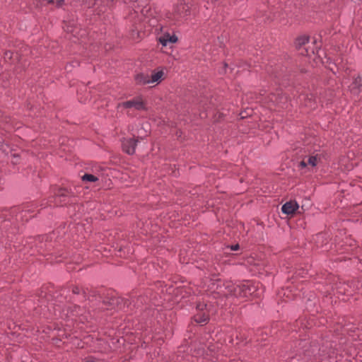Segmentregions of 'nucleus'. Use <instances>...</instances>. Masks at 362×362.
<instances>
[{
    "label": "nucleus",
    "mask_w": 362,
    "mask_h": 362,
    "mask_svg": "<svg viewBox=\"0 0 362 362\" xmlns=\"http://www.w3.org/2000/svg\"><path fill=\"white\" fill-rule=\"evenodd\" d=\"M191 14L189 0H180L172 12L173 19L177 21L186 19Z\"/></svg>",
    "instance_id": "f257e3e1"
},
{
    "label": "nucleus",
    "mask_w": 362,
    "mask_h": 362,
    "mask_svg": "<svg viewBox=\"0 0 362 362\" xmlns=\"http://www.w3.org/2000/svg\"><path fill=\"white\" fill-rule=\"evenodd\" d=\"M196 310L194 320L198 323H206L211 313V305H208L205 302H199L197 304Z\"/></svg>",
    "instance_id": "f03ea898"
},
{
    "label": "nucleus",
    "mask_w": 362,
    "mask_h": 362,
    "mask_svg": "<svg viewBox=\"0 0 362 362\" xmlns=\"http://www.w3.org/2000/svg\"><path fill=\"white\" fill-rule=\"evenodd\" d=\"M225 288L226 290L225 292L226 295H230L236 298H245V292L247 289V287H245V282L237 285L228 283L225 286Z\"/></svg>",
    "instance_id": "7ed1b4c3"
},
{
    "label": "nucleus",
    "mask_w": 362,
    "mask_h": 362,
    "mask_svg": "<svg viewBox=\"0 0 362 362\" xmlns=\"http://www.w3.org/2000/svg\"><path fill=\"white\" fill-rule=\"evenodd\" d=\"M320 356L322 358H320L317 357L315 354L312 356L310 351H308L305 354L303 362H336L334 353H332V355L329 354V356H327V354H325L323 350L322 351V354H320ZM297 361L298 359L296 358H293L291 362H296Z\"/></svg>",
    "instance_id": "20e7f679"
},
{
    "label": "nucleus",
    "mask_w": 362,
    "mask_h": 362,
    "mask_svg": "<svg viewBox=\"0 0 362 362\" xmlns=\"http://www.w3.org/2000/svg\"><path fill=\"white\" fill-rule=\"evenodd\" d=\"M309 42V37L307 36H300L296 40V47L298 50L299 54L303 56H310L311 54H315L313 48L310 49L308 45Z\"/></svg>",
    "instance_id": "39448f33"
},
{
    "label": "nucleus",
    "mask_w": 362,
    "mask_h": 362,
    "mask_svg": "<svg viewBox=\"0 0 362 362\" xmlns=\"http://www.w3.org/2000/svg\"><path fill=\"white\" fill-rule=\"evenodd\" d=\"M322 160V155L320 153H313L305 156L300 161L299 166L301 168L315 167Z\"/></svg>",
    "instance_id": "423d86ee"
},
{
    "label": "nucleus",
    "mask_w": 362,
    "mask_h": 362,
    "mask_svg": "<svg viewBox=\"0 0 362 362\" xmlns=\"http://www.w3.org/2000/svg\"><path fill=\"white\" fill-rule=\"evenodd\" d=\"M117 107L125 109L134 108L137 110H144L146 108L145 104L141 98H136L133 100L119 103Z\"/></svg>",
    "instance_id": "0eeeda50"
},
{
    "label": "nucleus",
    "mask_w": 362,
    "mask_h": 362,
    "mask_svg": "<svg viewBox=\"0 0 362 362\" xmlns=\"http://www.w3.org/2000/svg\"><path fill=\"white\" fill-rule=\"evenodd\" d=\"M245 287H247L245 298L252 296L253 298H259L262 293V290L258 288V284H256L253 282L246 281Z\"/></svg>",
    "instance_id": "6e6552de"
},
{
    "label": "nucleus",
    "mask_w": 362,
    "mask_h": 362,
    "mask_svg": "<svg viewBox=\"0 0 362 362\" xmlns=\"http://www.w3.org/2000/svg\"><path fill=\"white\" fill-rule=\"evenodd\" d=\"M298 209L299 205L296 202L290 201L282 206L281 211L285 214L293 215Z\"/></svg>",
    "instance_id": "1a4fd4ad"
},
{
    "label": "nucleus",
    "mask_w": 362,
    "mask_h": 362,
    "mask_svg": "<svg viewBox=\"0 0 362 362\" xmlns=\"http://www.w3.org/2000/svg\"><path fill=\"white\" fill-rule=\"evenodd\" d=\"M136 145V141L134 139H125L122 141V148L129 155L135 152Z\"/></svg>",
    "instance_id": "9d476101"
},
{
    "label": "nucleus",
    "mask_w": 362,
    "mask_h": 362,
    "mask_svg": "<svg viewBox=\"0 0 362 362\" xmlns=\"http://www.w3.org/2000/svg\"><path fill=\"white\" fill-rule=\"evenodd\" d=\"M158 40L163 46H167L168 43H175L177 41V37L175 35H170L168 33H163Z\"/></svg>",
    "instance_id": "9b49d317"
},
{
    "label": "nucleus",
    "mask_w": 362,
    "mask_h": 362,
    "mask_svg": "<svg viewBox=\"0 0 362 362\" xmlns=\"http://www.w3.org/2000/svg\"><path fill=\"white\" fill-rule=\"evenodd\" d=\"M352 78L353 82L350 86V88L351 91H354V93L356 94L358 93L357 90L360 87H362V76L359 74L356 76V74H354L352 76Z\"/></svg>",
    "instance_id": "f8f14e48"
},
{
    "label": "nucleus",
    "mask_w": 362,
    "mask_h": 362,
    "mask_svg": "<svg viewBox=\"0 0 362 362\" xmlns=\"http://www.w3.org/2000/svg\"><path fill=\"white\" fill-rule=\"evenodd\" d=\"M164 72L163 70H160L156 72H153L150 76V81L151 84H158L163 78Z\"/></svg>",
    "instance_id": "ddd939ff"
},
{
    "label": "nucleus",
    "mask_w": 362,
    "mask_h": 362,
    "mask_svg": "<svg viewBox=\"0 0 362 362\" xmlns=\"http://www.w3.org/2000/svg\"><path fill=\"white\" fill-rule=\"evenodd\" d=\"M136 83L139 85L151 84L150 76L144 74H139L135 76Z\"/></svg>",
    "instance_id": "4468645a"
},
{
    "label": "nucleus",
    "mask_w": 362,
    "mask_h": 362,
    "mask_svg": "<svg viewBox=\"0 0 362 362\" xmlns=\"http://www.w3.org/2000/svg\"><path fill=\"white\" fill-rule=\"evenodd\" d=\"M129 1H132L133 3H136V6H135V11L136 13L141 12L144 13V4L146 2V0H129Z\"/></svg>",
    "instance_id": "2eb2a0df"
},
{
    "label": "nucleus",
    "mask_w": 362,
    "mask_h": 362,
    "mask_svg": "<svg viewBox=\"0 0 362 362\" xmlns=\"http://www.w3.org/2000/svg\"><path fill=\"white\" fill-rule=\"evenodd\" d=\"M81 180L84 182H95L98 180V177L95 175L85 173L81 177Z\"/></svg>",
    "instance_id": "dca6fc26"
},
{
    "label": "nucleus",
    "mask_w": 362,
    "mask_h": 362,
    "mask_svg": "<svg viewBox=\"0 0 362 362\" xmlns=\"http://www.w3.org/2000/svg\"><path fill=\"white\" fill-rule=\"evenodd\" d=\"M221 284L222 283L220 280H210V283L207 286V288L209 290L214 292L219 286H221Z\"/></svg>",
    "instance_id": "f3484780"
},
{
    "label": "nucleus",
    "mask_w": 362,
    "mask_h": 362,
    "mask_svg": "<svg viewBox=\"0 0 362 362\" xmlns=\"http://www.w3.org/2000/svg\"><path fill=\"white\" fill-rule=\"evenodd\" d=\"M64 29L67 33H71L74 37H76L77 34V30L78 28L76 27H74L72 25L70 24H65Z\"/></svg>",
    "instance_id": "a211bd4d"
},
{
    "label": "nucleus",
    "mask_w": 362,
    "mask_h": 362,
    "mask_svg": "<svg viewBox=\"0 0 362 362\" xmlns=\"http://www.w3.org/2000/svg\"><path fill=\"white\" fill-rule=\"evenodd\" d=\"M110 300H111V302H110L108 305H107L106 301L103 302V304L105 305V307L103 308V309H105V310L112 309L114 308V305L118 303L119 299L116 298H113Z\"/></svg>",
    "instance_id": "6ab92c4d"
},
{
    "label": "nucleus",
    "mask_w": 362,
    "mask_h": 362,
    "mask_svg": "<svg viewBox=\"0 0 362 362\" xmlns=\"http://www.w3.org/2000/svg\"><path fill=\"white\" fill-rule=\"evenodd\" d=\"M83 4L88 8L93 6L96 2L97 0H82Z\"/></svg>",
    "instance_id": "aec40b11"
},
{
    "label": "nucleus",
    "mask_w": 362,
    "mask_h": 362,
    "mask_svg": "<svg viewBox=\"0 0 362 362\" xmlns=\"http://www.w3.org/2000/svg\"><path fill=\"white\" fill-rule=\"evenodd\" d=\"M67 193L68 191L66 189H59L57 195L59 197H63L66 196Z\"/></svg>",
    "instance_id": "412c9836"
},
{
    "label": "nucleus",
    "mask_w": 362,
    "mask_h": 362,
    "mask_svg": "<svg viewBox=\"0 0 362 362\" xmlns=\"http://www.w3.org/2000/svg\"><path fill=\"white\" fill-rule=\"evenodd\" d=\"M312 97L313 96L311 95V97L308 99V101L305 103V105L309 107L310 108H315V107L312 104Z\"/></svg>",
    "instance_id": "4be33fe9"
},
{
    "label": "nucleus",
    "mask_w": 362,
    "mask_h": 362,
    "mask_svg": "<svg viewBox=\"0 0 362 362\" xmlns=\"http://www.w3.org/2000/svg\"><path fill=\"white\" fill-rule=\"evenodd\" d=\"M18 155H16V154H13V160H12V163H13V164H16V163H18Z\"/></svg>",
    "instance_id": "5701e85b"
},
{
    "label": "nucleus",
    "mask_w": 362,
    "mask_h": 362,
    "mask_svg": "<svg viewBox=\"0 0 362 362\" xmlns=\"http://www.w3.org/2000/svg\"><path fill=\"white\" fill-rule=\"evenodd\" d=\"M4 145L2 141L0 140V151L6 153V150L4 148Z\"/></svg>",
    "instance_id": "b1692460"
},
{
    "label": "nucleus",
    "mask_w": 362,
    "mask_h": 362,
    "mask_svg": "<svg viewBox=\"0 0 362 362\" xmlns=\"http://www.w3.org/2000/svg\"><path fill=\"white\" fill-rule=\"evenodd\" d=\"M231 250H238L239 249V245L236 244L230 247Z\"/></svg>",
    "instance_id": "393cba45"
},
{
    "label": "nucleus",
    "mask_w": 362,
    "mask_h": 362,
    "mask_svg": "<svg viewBox=\"0 0 362 362\" xmlns=\"http://www.w3.org/2000/svg\"><path fill=\"white\" fill-rule=\"evenodd\" d=\"M63 3H64V0H59V1H57V3H56L57 4V7L62 6Z\"/></svg>",
    "instance_id": "a878e982"
},
{
    "label": "nucleus",
    "mask_w": 362,
    "mask_h": 362,
    "mask_svg": "<svg viewBox=\"0 0 362 362\" xmlns=\"http://www.w3.org/2000/svg\"><path fill=\"white\" fill-rule=\"evenodd\" d=\"M331 0H322V3L323 4H327L329 1H330Z\"/></svg>",
    "instance_id": "bb28decb"
},
{
    "label": "nucleus",
    "mask_w": 362,
    "mask_h": 362,
    "mask_svg": "<svg viewBox=\"0 0 362 362\" xmlns=\"http://www.w3.org/2000/svg\"><path fill=\"white\" fill-rule=\"evenodd\" d=\"M77 290H78V288H76V290H74V293H78Z\"/></svg>",
    "instance_id": "cd10ccee"
},
{
    "label": "nucleus",
    "mask_w": 362,
    "mask_h": 362,
    "mask_svg": "<svg viewBox=\"0 0 362 362\" xmlns=\"http://www.w3.org/2000/svg\"><path fill=\"white\" fill-rule=\"evenodd\" d=\"M77 290H78V288H76V290H74V293H78Z\"/></svg>",
    "instance_id": "c85d7f7f"
},
{
    "label": "nucleus",
    "mask_w": 362,
    "mask_h": 362,
    "mask_svg": "<svg viewBox=\"0 0 362 362\" xmlns=\"http://www.w3.org/2000/svg\"><path fill=\"white\" fill-rule=\"evenodd\" d=\"M302 97L303 99H305V95H301L300 98H302ZM300 100H302V98H300Z\"/></svg>",
    "instance_id": "c756f323"
},
{
    "label": "nucleus",
    "mask_w": 362,
    "mask_h": 362,
    "mask_svg": "<svg viewBox=\"0 0 362 362\" xmlns=\"http://www.w3.org/2000/svg\"><path fill=\"white\" fill-rule=\"evenodd\" d=\"M48 2H49V3H52V2H53V1H52V0H49V1H48Z\"/></svg>",
    "instance_id": "7c9ffc66"
},
{
    "label": "nucleus",
    "mask_w": 362,
    "mask_h": 362,
    "mask_svg": "<svg viewBox=\"0 0 362 362\" xmlns=\"http://www.w3.org/2000/svg\"><path fill=\"white\" fill-rule=\"evenodd\" d=\"M78 311H76L75 315H78ZM73 315H74V314H73Z\"/></svg>",
    "instance_id": "2f4dec72"
},
{
    "label": "nucleus",
    "mask_w": 362,
    "mask_h": 362,
    "mask_svg": "<svg viewBox=\"0 0 362 362\" xmlns=\"http://www.w3.org/2000/svg\"><path fill=\"white\" fill-rule=\"evenodd\" d=\"M354 2H358L360 0H353Z\"/></svg>",
    "instance_id": "473e14b6"
},
{
    "label": "nucleus",
    "mask_w": 362,
    "mask_h": 362,
    "mask_svg": "<svg viewBox=\"0 0 362 362\" xmlns=\"http://www.w3.org/2000/svg\"><path fill=\"white\" fill-rule=\"evenodd\" d=\"M315 351V349H313V350L312 351V354H313Z\"/></svg>",
    "instance_id": "72a5a7b5"
}]
</instances>
